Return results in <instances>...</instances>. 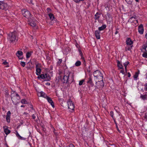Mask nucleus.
I'll return each instance as SVG.
<instances>
[{"mask_svg": "<svg viewBox=\"0 0 147 147\" xmlns=\"http://www.w3.org/2000/svg\"><path fill=\"white\" fill-rule=\"evenodd\" d=\"M87 83L90 84L92 85H94L92 80V78L91 77L89 78L87 82Z\"/></svg>", "mask_w": 147, "mask_h": 147, "instance_id": "obj_25", "label": "nucleus"}, {"mask_svg": "<svg viewBox=\"0 0 147 147\" xmlns=\"http://www.w3.org/2000/svg\"><path fill=\"white\" fill-rule=\"evenodd\" d=\"M93 75L95 79L98 80L96 82V85L99 88H102L104 86V83L103 81V75L102 73L99 70H96L94 72Z\"/></svg>", "mask_w": 147, "mask_h": 147, "instance_id": "obj_1", "label": "nucleus"}, {"mask_svg": "<svg viewBox=\"0 0 147 147\" xmlns=\"http://www.w3.org/2000/svg\"><path fill=\"white\" fill-rule=\"evenodd\" d=\"M67 103L68 109H70L69 111L73 110L74 108V105L71 100L69 99L68 100Z\"/></svg>", "mask_w": 147, "mask_h": 147, "instance_id": "obj_8", "label": "nucleus"}, {"mask_svg": "<svg viewBox=\"0 0 147 147\" xmlns=\"http://www.w3.org/2000/svg\"><path fill=\"white\" fill-rule=\"evenodd\" d=\"M36 21L35 20H34L30 21L29 24L33 27H34L36 26Z\"/></svg>", "mask_w": 147, "mask_h": 147, "instance_id": "obj_17", "label": "nucleus"}, {"mask_svg": "<svg viewBox=\"0 0 147 147\" xmlns=\"http://www.w3.org/2000/svg\"><path fill=\"white\" fill-rule=\"evenodd\" d=\"M128 76L129 78L131 76V74L129 72L128 73Z\"/></svg>", "mask_w": 147, "mask_h": 147, "instance_id": "obj_49", "label": "nucleus"}, {"mask_svg": "<svg viewBox=\"0 0 147 147\" xmlns=\"http://www.w3.org/2000/svg\"><path fill=\"white\" fill-rule=\"evenodd\" d=\"M119 30V29L118 28H117L115 32V34H117L118 33V30Z\"/></svg>", "mask_w": 147, "mask_h": 147, "instance_id": "obj_44", "label": "nucleus"}, {"mask_svg": "<svg viewBox=\"0 0 147 147\" xmlns=\"http://www.w3.org/2000/svg\"><path fill=\"white\" fill-rule=\"evenodd\" d=\"M46 99H47L48 102L49 103L51 104L52 107L53 108H54L55 107L54 103L53 101L52 100L51 98H50V97H49V96H47V97Z\"/></svg>", "mask_w": 147, "mask_h": 147, "instance_id": "obj_11", "label": "nucleus"}, {"mask_svg": "<svg viewBox=\"0 0 147 147\" xmlns=\"http://www.w3.org/2000/svg\"><path fill=\"white\" fill-rule=\"evenodd\" d=\"M100 14H99L98 12L96 13L94 16V18L95 20H98L100 18Z\"/></svg>", "mask_w": 147, "mask_h": 147, "instance_id": "obj_23", "label": "nucleus"}, {"mask_svg": "<svg viewBox=\"0 0 147 147\" xmlns=\"http://www.w3.org/2000/svg\"><path fill=\"white\" fill-rule=\"evenodd\" d=\"M31 55V53L30 52H28L26 54V58H28L30 57Z\"/></svg>", "mask_w": 147, "mask_h": 147, "instance_id": "obj_32", "label": "nucleus"}, {"mask_svg": "<svg viewBox=\"0 0 147 147\" xmlns=\"http://www.w3.org/2000/svg\"><path fill=\"white\" fill-rule=\"evenodd\" d=\"M141 51L144 53H146L147 51L146 50H145V49H143V48L141 49Z\"/></svg>", "mask_w": 147, "mask_h": 147, "instance_id": "obj_42", "label": "nucleus"}, {"mask_svg": "<svg viewBox=\"0 0 147 147\" xmlns=\"http://www.w3.org/2000/svg\"><path fill=\"white\" fill-rule=\"evenodd\" d=\"M32 118L33 119H35V118H36V117H35L34 114L32 115Z\"/></svg>", "mask_w": 147, "mask_h": 147, "instance_id": "obj_46", "label": "nucleus"}, {"mask_svg": "<svg viewBox=\"0 0 147 147\" xmlns=\"http://www.w3.org/2000/svg\"><path fill=\"white\" fill-rule=\"evenodd\" d=\"M4 131L5 134L7 135L10 133V131L8 129V127L6 126H4L3 127Z\"/></svg>", "mask_w": 147, "mask_h": 147, "instance_id": "obj_15", "label": "nucleus"}, {"mask_svg": "<svg viewBox=\"0 0 147 147\" xmlns=\"http://www.w3.org/2000/svg\"><path fill=\"white\" fill-rule=\"evenodd\" d=\"M135 0L137 2H138L139 1V0Z\"/></svg>", "mask_w": 147, "mask_h": 147, "instance_id": "obj_55", "label": "nucleus"}, {"mask_svg": "<svg viewBox=\"0 0 147 147\" xmlns=\"http://www.w3.org/2000/svg\"><path fill=\"white\" fill-rule=\"evenodd\" d=\"M116 127H117V129H118V131H119V130L118 129V126H117V125H116Z\"/></svg>", "mask_w": 147, "mask_h": 147, "instance_id": "obj_54", "label": "nucleus"}, {"mask_svg": "<svg viewBox=\"0 0 147 147\" xmlns=\"http://www.w3.org/2000/svg\"><path fill=\"white\" fill-rule=\"evenodd\" d=\"M144 29L143 25L141 24L138 26V32L139 33L141 34H143L144 33Z\"/></svg>", "mask_w": 147, "mask_h": 147, "instance_id": "obj_9", "label": "nucleus"}, {"mask_svg": "<svg viewBox=\"0 0 147 147\" xmlns=\"http://www.w3.org/2000/svg\"><path fill=\"white\" fill-rule=\"evenodd\" d=\"M36 74L37 76L40 75L41 70L40 68L38 67V65H36Z\"/></svg>", "mask_w": 147, "mask_h": 147, "instance_id": "obj_13", "label": "nucleus"}, {"mask_svg": "<svg viewBox=\"0 0 147 147\" xmlns=\"http://www.w3.org/2000/svg\"><path fill=\"white\" fill-rule=\"evenodd\" d=\"M11 114V112L9 111H8L7 114L6 120L7 122L8 123L10 122V117Z\"/></svg>", "mask_w": 147, "mask_h": 147, "instance_id": "obj_14", "label": "nucleus"}, {"mask_svg": "<svg viewBox=\"0 0 147 147\" xmlns=\"http://www.w3.org/2000/svg\"><path fill=\"white\" fill-rule=\"evenodd\" d=\"M106 27V25H103L101 27L98 28V31L102 30H104Z\"/></svg>", "mask_w": 147, "mask_h": 147, "instance_id": "obj_22", "label": "nucleus"}, {"mask_svg": "<svg viewBox=\"0 0 147 147\" xmlns=\"http://www.w3.org/2000/svg\"><path fill=\"white\" fill-rule=\"evenodd\" d=\"M62 59H59V61L57 62V64L58 65H60L62 62Z\"/></svg>", "mask_w": 147, "mask_h": 147, "instance_id": "obj_39", "label": "nucleus"}, {"mask_svg": "<svg viewBox=\"0 0 147 147\" xmlns=\"http://www.w3.org/2000/svg\"><path fill=\"white\" fill-rule=\"evenodd\" d=\"M73 75L67 69H65L64 71V76L62 80L63 83H71L73 80Z\"/></svg>", "mask_w": 147, "mask_h": 147, "instance_id": "obj_2", "label": "nucleus"}, {"mask_svg": "<svg viewBox=\"0 0 147 147\" xmlns=\"http://www.w3.org/2000/svg\"><path fill=\"white\" fill-rule=\"evenodd\" d=\"M126 44L128 45H131L133 44V42L129 38H127L126 40Z\"/></svg>", "mask_w": 147, "mask_h": 147, "instance_id": "obj_12", "label": "nucleus"}, {"mask_svg": "<svg viewBox=\"0 0 147 147\" xmlns=\"http://www.w3.org/2000/svg\"><path fill=\"white\" fill-rule=\"evenodd\" d=\"M128 22L131 23H134L135 24H136L138 23V21L134 17H131L130 18Z\"/></svg>", "mask_w": 147, "mask_h": 147, "instance_id": "obj_10", "label": "nucleus"}, {"mask_svg": "<svg viewBox=\"0 0 147 147\" xmlns=\"http://www.w3.org/2000/svg\"><path fill=\"white\" fill-rule=\"evenodd\" d=\"M129 62L128 61H127L126 62H125V63H124V64H123V65L125 66V71L126 72H127V65L129 64Z\"/></svg>", "mask_w": 147, "mask_h": 147, "instance_id": "obj_28", "label": "nucleus"}, {"mask_svg": "<svg viewBox=\"0 0 147 147\" xmlns=\"http://www.w3.org/2000/svg\"><path fill=\"white\" fill-rule=\"evenodd\" d=\"M46 85L48 86H50V83L49 82H47L45 84Z\"/></svg>", "mask_w": 147, "mask_h": 147, "instance_id": "obj_47", "label": "nucleus"}, {"mask_svg": "<svg viewBox=\"0 0 147 147\" xmlns=\"http://www.w3.org/2000/svg\"><path fill=\"white\" fill-rule=\"evenodd\" d=\"M21 107H25V105H22L21 106Z\"/></svg>", "mask_w": 147, "mask_h": 147, "instance_id": "obj_51", "label": "nucleus"}, {"mask_svg": "<svg viewBox=\"0 0 147 147\" xmlns=\"http://www.w3.org/2000/svg\"><path fill=\"white\" fill-rule=\"evenodd\" d=\"M133 47V45H131L130 47H129V46H127V47H126L125 48V50L126 51H129L131 50L132 48V47Z\"/></svg>", "mask_w": 147, "mask_h": 147, "instance_id": "obj_30", "label": "nucleus"}, {"mask_svg": "<svg viewBox=\"0 0 147 147\" xmlns=\"http://www.w3.org/2000/svg\"><path fill=\"white\" fill-rule=\"evenodd\" d=\"M69 147H75L74 145L72 144H71L69 145Z\"/></svg>", "mask_w": 147, "mask_h": 147, "instance_id": "obj_45", "label": "nucleus"}, {"mask_svg": "<svg viewBox=\"0 0 147 147\" xmlns=\"http://www.w3.org/2000/svg\"><path fill=\"white\" fill-rule=\"evenodd\" d=\"M16 136L20 140H24L25 138H23L22 137H21L20 135L18 133L17 131H16Z\"/></svg>", "mask_w": 147, "mask_h": 147, "instance_id": "obj_19", "label": "nucleus"}, {"mask_svg": "<svg viewBox=\"0 0 147 147\" xmlns=\"http://www.w3.org/2000/svg\"><path fill=\"white\" fill-rule=\"evenodd\" d=\"M21 102L22 104H28L27 101L24 99H22L21 100Z\"/></svg>", "mask_w": 147, "mask_h": 147, "instance_id": "obj_31", "label": "nucleus"}, {"mask_svg": "<svg viewBox=\"0 0 147 147\" xmlns=\"http://www.w3.org/2000/svg\"><path fill=\"white\" fill-rule=\"evenodd\" d=\"M142 56L143 57L147 58V52L143 53L142 55Z\"/></svg>", "mask_w": 147, "mask_h": 147, "instance_id": "obj_37", "label": "nucleus"}, {"mask_svg": "<svg viewBox=\"0 0 147 147\" xmlns=\"http://www.w3.org/2000/svg\"><path fill=\"white\" fill-rule=\"evenodd\" d=\"M27 114V113H24V114Z\"/></svg>", "mask_w": 147, "mask_h": 147, "instance_id": "obj_56", "label": "nucleus"}, {"mask_svg": "<svg viewBox=\"0 0 147 147\" xmlns=\"http://www.w3.org/2000/svg\"><path fill=\"white\" fill-rule=\"evenodd\" d=\"M22 13L24 16L28 19L31 17L30 13L26 9L22 10Z\"/></svg>", "mask_w": 147, "mask_h": 147, "instance_id": "obj_7", "label": "nucleus"}, {"mask_svg": "<svg viewBox=\"0 0 147 147\" xmlns=\"http://www.w3.org/2000/svg\"><path fill=\"white\" fill-rule=\"evenodd\" d=\"M114 120V122L115 123V124H116V125H117V123H116V119H115V118H114V119H113Z\"/></svg>", "mask_w": 147, "mask_h": 147, "instance_id": "obj_48", "label": "nucleus"}, {"mask_svg": "<svg viewBox=\"0 0 147 147\" xmlns=\"http://www.w3.org/2000/svg\"><path fill=\"white\" fill-rule=\"evenodd\" d=\"M118 116L119 117V115H118Z\"/></svg>", "mask_w": 147, "mask_h": 147, "instance_id": "obj_57", "label": "nucleus"}, {"mask_svg": "<svg viewBox=\"0 0 147 147\" xmlns=\"http://www.w3.org/2000/svg\"><path fill=\"white\" fill-rule=\"evenodd\" d=\"M7 39L10 43H13L16 41L18 40L16 32L14 31L7 34Z\"/></svg>", "mask_w": 147, "mask_h": 147, "instance_id": "obj_3", "label": "nucleus"}, {"mask_svg": "<svg viewBox=\"0 0 147 147\" xmlns=\"http://www.w3.org/2000/svg\"><path fill=\"white\" fill-rule=\"evenodd\" d=\"M147 47V44L144 45L142 46V48L143 49H145V50H146V48Z\"/></svg>", "mask_w": 147, "mask_h": 147, "instance_id": "obj_38", "label": "nucleus"}, {"mask_svg": "<svg viewBox=\"0 0 147 147\" xmlns=\"http://www.w3.org/2000/svg\"><path fill=\"white\" fill-rule=\"evenodd\" d=\"M138 72H136L135 75L134 76V79H136L138 77Z\"/></svg>", "mask_w": 147, "mask_h": 147, "instance_id": "obj_33", "label": "nucleus"}, {"mask_svg": "<svg viewBox=\"0 0 147 147\" xmlns=\"http://www.w3.org/2000/svg\"><path fill=\"white\" fill-rule=\"evenodd\" d=\"M3 64L4 65H6V67H8L9 66L8 65V63L6 61H4L3 62Z\"/></svg>", "mask_w": 147, "mask_h": 147, "instance_id": "obj_34", "label": "nucleus"}, {"mask_svg": "<svg viewBox=\"0 0 147 147\" xmlns=\"http://www.w3.org/2000/svg\"><path fill=\"white\" fill-rule=\"evenodd\" d=\"M110 115L113 119H114V113L113 111H111L110 112Z\"/></svg>", "mask_w": 147, "mask_h": 147, "instance_id": "obj_36", "label": "nucleus"}, {"mask_svg": "<svg viewBox=\"0 0 147 147\" xmlns=\"http://www.w3.org/2000/svg\"><path fill=\"white\" fill-rule=\"evenodd\" d=\"M23 55V53L21 51H18L16 53V55L19 59H21L22 58H20V57L22 56Z\"/></svg>", "mask_w": 147, "mask_h": 147, "instance_id": "obj_20", "label": "nucleus"}, {"mask_svg": "<svg viewBox=\"0 0 147 147\" xmlns=\"http://www.w3.org/2000/svg\"><path fill=\"white\" fill-rule=\"evenodd\" d=\"M84 80H82L79 81V85L81 86L82 85L84 82Z\"/></svg>", "mask_w": 147, "mask_h": 147, "instance_id": "obj_35", "label": "nucleus"}, {"mask_svg": "<svg viewBox=\"0 0 147 147\" xmlns=\"http://www.w3.org/2000/svg\"><path fill=\"white\" fill-rule=\"evenodd\" d=\"M121 73H122V74H125L124 70L123 69H122L120 71Z\"/></svg>", "mask_w": 147, "mask_h": 147, "instance_id": "obj_43", "label": "nucleus"}, {"mask_svg": "<svg viewBox=\"0 0 147 147\" xmlns=\"http://www.w3.org/2000/svg\"><path fill=\"white\" fill-rule=\"evenodd\" d=\"M117 66L118 68L119 69H123V66L120 63V61L118 60L117 61Z\"/></svg>", "mask_w": 147, "mask_h": 147, "instance_id": "obj_21", "label": "nucleus"}, {"mask_svg": "<svg viewBox=\"0 0 147 147\" xmlns=\"http://www.w3.org/2000/svg\"><path fill=\"white\" fill-rule=\"evenodd\" d=\"M95 34L96 38L98 39H100V31L98 30H96L95 31Z\"/></svg>", "mask_w": 147, "mask_h": 147, "instance_id": "obj_16", "label": "nucleus"}, {"mask_svg": "<svg viewBox=\"0 0 147 147\" xmlns=\"http://www.w3.org/2000/svg\"><path fill=\"white\" fill-rule=\"evenodd\" d=\"M79 53H80V56L81 57V59H82L83 60V61H84L83 63L85 65H86L85 64L86 63H85V60L84 59V57L83 56V55H82V51L80 50H79Z\"/></svg>", "mask_w": 147, "mask_h": 147, "instance_id": "obj_24", "label": "nucleus"}, {"mask_svg": "<svg viewBox=\"0 0 147 147\" xmlns=\"http://www.w3.org/2000/svg\"><path fill=\"white\" fill-rule=\"evenodd\" d=\"M9 6L7 3L4 1H0V9L6 10L8 9Z\"/></svg>", "mask_w": 147, "mask_h": 147, "instance_id": "obj_6", "label": "nucleus"}, {"mask_svg": "<svg viewBox=\"0 0 147 147\" xmlns=\"http://www.w3.org/2000/svg\"><path fill=\"white\" fill-rule=\"evenodd\" d=\"M11 99L13 104L16 105L18 103V100L20 99L19 95L14 91L11 93Z\"/></svg>", "mask_w": 147, "mask_h": 147, "instance_id": "obj_4", "label": "nucleus"}, {"mask_svg": "<svg viewBox=\"0 0 147 147\" xmlns=\"http://www.w3.org/2000/svg\"><path fill=\"white\" fill-rule=\"evenodd\" d=\"M21 65L23 67H24L25 65V63L23 61H21L20 63Z\"/></svg>", "mask_w": 147, "mask_h": 147, "instance_id": "obj_41", "label": "nucleus"}, {"mask_svg": "<svg viewBox=\"0 0 147 147\" xmlns=\"http://www.w3.org/2000/svg\"><path fill=\"white\" fill-rule=\"evenodd\" d=\"M47 10L49 11H50L51 9L49 8H47Z\"/></svg>", "mask_w": 147, "mask_h": 147, "instance_id": "obj_50", "label": "nucleus"}, {"mask_svg": "<svg viewBox=\"0 0 147 147\" xmlns=\"http://www.w3.org/2000/svg\"><path fill=\"white\" fill-rule=\"evenodd\" d=\"M49 16L50 18V19L51 20H53L55 18L54 16L52 13H50L49 14Z\"/></svg>", "mask_w": 147, "mask_h": 147, "instance_id": "obj_26", "label": "nucleus"}, {"mask_svg": "<svg viewBox=\"0 0 147 147\" xmlns=\"http://www.w3.org/2000/svg\"><path fill=\"white\" fill-rule=\"evenodd\" d=\"M144 89L145 90L147 91V83H145L144 85Z\"/></svg>", "mask_w": 147, "mask_h": 147, "instance_id": "obj_40", "label": "nucleus"}, {"mask_svg": "<svg viewBox=\"0 0 147 147\" xmlns=\"http://www.w3.org/2000/svg\"><path fill=\"white\" fill-rule=\"evenodd\" d=\"M145 37L147 39V33H146L145 35Z\"/></svg>", "mask_w": 147, "mask_h": 147, "instance_id": "obj_52", "label": "nucleus"}, {"mask_svg": "<svg viewBox=\"0 0 147 147\" xmlns=\"http://www.w3.org/2000/svg\"><path fill=\"white\" fill-rule=\"evenodd\" d=\"M38 95L40 96H42L46 98L48 96L43 92L41 91L38 93Z\"/></svg>", "mask_w": 147, "mask_h": 147, "instance_id": "obj_18", "label": "nucleus"}, {"mask_svg": "<svg viewBox=\"0 0 147 147\" xmlns=\"http://www.w3.org/2000/svg\"><path fill=\"white\" fill-rule=\"evenodd\" d=\"M37 78L39 79L44 80V81H49L51 79V77L47 73L41 74L38 76Z\"/></svg>", "mask_w": 147, "mask_h": 147, "instance_id": "obj_5", "label": "nucleus"}, {"mask_svg": "<svg viewBox=\"0 0 147 147\" xmlns=\"http://www.w3.org/2000/svg\"><path fill=\"white\" fill-rule=\"evenodd\" d=\"M81 62L79 61H77L75 63V65L76 66H79L81 65Z\"/></svg>", "mask_w": 147, "mask_h": 147, "instance_id": "obj_29", "label": "nucleus"}, {"mask_svg": "<svg viewBox=\"0 0 147 147\" xmlns=\"http://www.w3.org/2000/svg\"><path fill=\"white\" fill-rule=\"evenodd\" d=\"M140 97L143 100L146 99L147 98V95L146 94L144 95H141Z\"/></svg>", "mask_w": 147, "mask_h": 147, "instance_id": "obj_27", "label": "nucleus"}, {"mask_svg": "<svg viewBox=\"0 0 147 147\" xmlns=\"http://www.w3.org/2000/svg\"><path fill=\"white\" fill-rule=\"evenodd\" d=\"M55 129L54 128H53V132H55V131H55Z\"/></svg>", "mask_w": 147, "mask_h": 147, "instance_id": "obj_53", "label": "nucleus"}]
</instances>
